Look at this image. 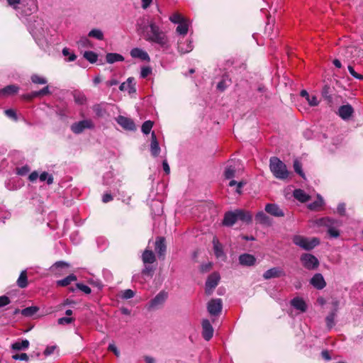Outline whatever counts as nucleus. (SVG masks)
<instances>
[{"mask_svg": "<svg viewBox=\"0 0 363 363\" xmlns=\"http://www.w3.org/2000/svg\"><path fill=\"white\" fill-rule=\"evenodd\" d=\"M285 276L284 271L280 267H272L267 270L263 274V278L264 279H270L272 278H278Z\"/></svg>", "mask_w": 363, "mask_h": 363, "instance_id": "14", "label": "nucleus"}, {"mask_svg": "<svg viewBox=\"0 0 363 363\" xmlns=\"http://www.w3.org/2000/svg\"><path fill=\"white\" fill-rule=\"evenodd\" d=\"M12 358L15 360L26 361V362H28L29 360V357L26 353L13 354Z\"/></svg>", "mask_w": 363, "mask_h": 363, "instance_id": "55", "label": "nucleus"}, {"mask_svg": "<svg viewBox=\"0 0 363 363\" xmlns=\"http://www.w3.org/2000/svg\"><path fill=\"white\" fill-rule=\"evenodd\" d=\"M348 71L350 73V74L354 77L355 79L359 80H363V75L358 74L355 72L354 67L351 65H348Z\"/></svg>", "mask_w": 363, "mask_h": 363, "instance_id": "60", "label": "nucleus"}, {"mask_svg": "<svg viewBox=\"0 0 363 363\" xmlns=\"http://www.w3.org/2000/svg\"><path fill=\"white\" fill-rule=\"evenodd\" d=\"M83 57L91 64L96 62L98 60V55L93 51H85Z\"/></svg>", "mask_w": 363, "mask_h": 363, "instance_id": "38", "label": "nucleus"}, {"mask_svg": "<svg viewBox=\"0 0 363 363\" xmlns=\"http://www.w3.org/2000/svg\"><path fill=\"white\" fill-rule=\"evenodd\" d=\"M220 279V275L217 272H213L208 277L205 287V292L208 296L211 295L213 289L218 286Z\"/></svg>", "mask_w": 363, "mask_h": 363, "instance_id": "6", "label": "nucleus"}, {"mask_svg": "<svg viewBox=\"0 0 363 363\" xmlns=\"http://www.w3.org/2000/svg\"><path fill=\"white\" fill-rule=\"evenodd\" d=\"M323 97L328 101V103L333 102V97L330 94V87L328 85H325L322 89Z\"/></svg>", "mask_w": 363, "mask_h": 363, "instance_id": "41", "label": "nucleus"}, {"mask_svg": "<svg viewBox=\"0 0 363 363\" xmlns=\"http://www.w3.org/2000/svg\"><path fill=\"white\" fill-rule=\"evenodd\" d=\"M293 195L296 199L301 203L307 202L311 199V196L301 189H295L294 191Z\"/></svg>", "mask_w": 363, "mask_h": 363, "instance_id": "24", "label": "nucleus"}, {"mask_svg": "<svg viewBox=\"0 0 363 363\" xmlns=\"http://www.w3.org/2000/svg\"><path fill=\"white\" fill-rule=\"evenodd\" d=\"M62 54L64 56H69L67 61L73 62L76 60L77 55L74 53H70L69 49L65 48L62 49Z\"/></svg>", "mask_w": 363, "mask_h": 363, "instance_id": "52", "label": "nucleus"}, {"mask_svg": "<svg viewBox=\"0 0 363 363\" xmlns=\"http://www.w3.org/2000/svg\"><path fill=\"white\" fill-rule=\"evenodd\" d=\"M94 124L90 119L82 120L77 123H74L71 125V130L75 134L82 133L85 129H93Z\"/></svg>", "mask_w": 363, "mask_h": 363, "instance_id": "5", "label": "nucleus"}, {"mask_svg": "<svg viewBox=\"0 0 363 363\" xmlns=\"http://www.w3.org/2000/svg\"><path fill=\"white\" fill-rule=\"evenodd\" d=\"M341 55L347 60H352L358 56L359 50L355 46H347L341 49Z\"/></svg>", "mask_w": 363, "mask_h": 363, "instance_id": "13", "label": "nucleus"}, {"mask_svg": "<svg viewBox=\"0 0 363 363\" xmlns=\"http://www.w3.org/2000/svg\"><path fill=\"white\" fill-rule=\"evenodd\" d=\"M169 19L172 23H190L191 21L190 19L182 16L179 12L174 13L169 16Z\"/></svg>", "mask_w": 363, "mask_h": 363, "instance_id": "29", "label": "nucleus"}, {"mask_svg": "<svg viewBox=\"0 0 363 363\" xmlns=\"http://www.w3.org/2000/svg\"><path fill=\"white\" fill-rule=\"evenodd\" d=\"M255 220L260 223L267 224L269 221V218L263 211H259L256 214Z\"/></svg>", "mask_w": 363, "mask_h": 363, "instance_id": "40", "label": "nucleus"}, {"mask_svg": "<svg viewBox=\"0 0 363 363\" xmlns=\"http://www.w3.org/2000/svg\"><path fill=\"white\" fill-rule=\"evenodd\" d=\"M293 242L305 250H311L320 244V240L317 238H308L301 235H295Z\"/></svg>", "mask_w": 363, "mask_h": 363, "instance_id": "3", "label": "nucleus"}, {"mask_svg": "<svg viewBox=\"0 0 363 363\" xmlns=\"http://www.w3.org/2000/svg\"><path fill=\"white\" fill-rule=\"evenodd\" d=\"M294 171L298 174H299L301 177L304 178L305 177V174L302 170V165H301V163L298 161L297 160H296L294 162Z\"/></svg>", "mask_w": 363, "mask_h": 363, "instance_id": "48", "label": "nucleus"}, {"mask_svg": "<svg viewBox=\"0 0 363 363\" xmlns=\"http://www.w3.org/2000/svg\"><path fill=\"white\" fill-rule=\"evenodd\" d=\"M189 24H178L177 32L180 35H185L189 30Z\"/></svg>", "mask_w": 363, "mask_h": 363, "instance_id": "54", "label": "nucleus"}, {"mask_svg": "<svg viewBox=\"0 0 363 363\" xmlns=\"http://www.w3.org/2000/svg\"><path fill=\"white\" fill-rule=\"evenodd\" d=\"M152 73V68L149 66L143 67L141 68L140 77L143 79L146 78L149 74Z\"/></svg>", "mask_w": 363, "mask_h": 363, "instance_id": "59", "label": "nucleus"}, {"mask_svg": "<svg viewBox=\"0 0 363 363\" xmlns=\"http://www.w3.org/2000/svg\"><path fill=\"white\" fill-rule=\"evenodd\" d=\"M92 110L98 118H105L108 116L107 110L104 107L103 104H96L92 106Z\"/></svg>", "mask_w": 363, "mask_h": 363, "instance_id": "25", "label": "nucleus"}, {"mask_svg": "<svg viewBox=\"0 0 363 363\" xmlns=\"http://www.w3.org/2000/svg\"><path fill=\"white\" fill-rule=\"evenodd\" d=\"M223 302L220 298H213L207 304V310L211 315H219L222 311Z\"/></svg>", "mask_w": 363, "mask_h": 363, "instance_id": "7", "label": "nucleus"}, {"mask_svg": "<svg viewBox=\"0 0 363 363\" xmlns=\"http://www.w3.org/2000/svg\"><path fill=\"white\" fill-rule=\"evenodd\" d=\"M142 260L145 264H152L156 261V257L152 250H145L142 255Z\"/></svg>", "mask_w": 363, "mask_h": 363, "instance_id": "26", "label": "nucleus"}, {"mask_svg": "<svg viewBox=\"0 0 363 363\" xmlns=\"http://www.w3.org/2000/svg\"><path fill=\"white\" fill-rule=\"evenodd\" d=\"M167 296L168 294L167 292L161 291L149 302V308L157 309L162 306L167 300Z\"/></svg>", "mask_w": 363, "mask_h": 363, "instance_id": "8", "label": "nucleus"}, {"mask_svg": "<svg viewBox=\"0 0 363 363\" xmlns=\"http://www.w3.org/2000/svg\"><path fill=\"white\" fill-rule=\"evenodd\" d=\"M213 251L215 253V255L217 257H221L222 256H224V252L223 250V245L219 242L217 238L214 237L213 239Z\"/></svg>", "mask_w": 363, "mask_h": 363, "instance_id": "28", "label": "nucleus"}, {"mask_svg": "<svg viewBox=\"0 0 363 363\" xmlns=\"http://www.w3.org/2000/svg\"><path fill=\"white\" fill-rule=\"evenodd\" d=\"M39 307L32 306L21 310V313L25 317H32L34 314L39 311Z\"/></svg>", "mask_w": 363, "mask_h": 363, "instance_id": "34", "label": "nucleus"}, {"mask_svg": "<svg viewBox=\"0 0 363 363\" xmlns=\"http://www.w3.org/2000/svg\"><path fill=\"white\" fill-rule=\"evenodd\" d=\"M50 94V91L48 86H45L40 91H33V95L36 96L37 97L48 95Z\"/></svg>", "mask_w": 363, "mask_h": 363, "instance_id": "53", "label": "nucleus"}, {"mask_svg": "<svg viewBox=\"0 0 363 363\" xmlns=\"http://www.w3.org/2000/svg\"><path fill=\"white\" fill-rule=\"evenodd\" d=\"M19 90V87L15 84H11L5 86L0 90V95L9 96L16 94Z\"/></svg>", "mask_w": 363, "mask_h": 363, "instance_id": "27", "label": "nucleus"}, {"mask_svg": "<svg viewBox=\"0 0 363 363\" xmlns=\"http://www.w3.org/2000/svg\"><path fill=\"white\" fill-rule=\"evenodd\" d=\"M130 56L133 58H138L143 61H150V58L147 52L138 48H135L130 50Z\"/></svg>", "mask_w": 363, "mask_h": 363, "instance_id": "19", "label": "nucleus"}, {"mask_svg": "<svg viewBox=\"0 0 363 363\" xmlns=\"http://www.w3.org/2000/svg\"><path fill=\"white\" fill-rule=\"evenodd\" d=\"M202 336L206 341H209L213 335V328L207 319L202 321Z\"/></svg>", "mask_w": 363, "mask_h": 363, "instance_id": "12", "label": "nucleus"}, {"mask_svg": "<svg viewBox=\"0 0 363 363\" xmlns=\"http://www.w3.org/2000/svg\"><path fill=\"white\" fill-rule=\"evenodd\" d=\"M153 125L154 123L152 121L148 120L145 121L141 127L142 132L145 135L149 134L151 131Z\"/></svg>", "mask_w": 363, "mask_h": 363, "instance_id": "42", "label": "nucleus"}, {"mask_svg": "<svg viewBox=\"0 0 363 363\" xmlns=\"http://www.w3.org/2000/svg\"><path fill=\"white\" fill-rule=\"evenodd\" d=\"M239 262L241 265L251 267L256 262V258L254 255L244 253L239 256Z\"/></svg>", "mask_w": 363, "mask_h": 363, "instance_id": "18", "label": "nucleus"}, {"mask_svg": "<svg viewBox=\"0 0 363 363\" xmlns=\"http://www.w3.org/2000/svg\"><path fill=\"white\" fill-rule=\"evenodd\" d=\"M354 110L353 107L347 104L340 106L338 108L337 114L343 120H349L354 114Z\"/></svg>", "mask_w": 363, "mask_h": 363, "instance_id": "11", "label": "nucleus"}, {"mask_svg": "<svg viewBox=\"0 0 363 363\" xmlns=\"http://www.w3.org/2000/svg\"><path fill=\"white\" fill-rule=\"evenodd\" d=\"M310 284L318 290L323 289L326 286V282L323 276L320 273H317L313 275L310 281Z\"/></svg>", "mask_w": 363, "mask_h": 363, "instance_id": "16", "label": "nucleus"}, {"mask_svg": "<svg viewBox=\"0 0 363 363\" xmlns=\"http://www.w3.org/2000/svg\"><path fill=\"white\" fill-rule=\"evenodd\" d=\"M135 296V292L131 289H125L122 291L121 298L123 299H130Z\"/></svg>", "mask_w": 363, "mask_h": 363, "instance_id": "56", "label": "nucleus"}, {"mask_svg": "<svg viewBox=\"0 0 363 363\" xmlns=\"http://www.w3.org/2000/svg\"><path fill=\"white\" fill-rule=\"evenodd\" d=\"M30 79L33 83L36 84H45L47 83V80L38 74H33Z\"/></svg>", "mask_w": 363, "mask_h": 363, "instance_id": "45", "label": "nucleus"}, {"mask_svg": "<svg viewBox=\"0 0 363 363\" xmlns=\"http://www.w3.org/2000/svg\"><path fill=\"white\" fill-rule=\"evenodd\" d=\"M73 96L74 101L79 105H83L86 102V97L83 93L75 91L73 93Z\"/></svg>", "mask_w": 363, "mask_h": 363, "instance_id": "36", "label": "nucleus"}, {"mask_svg": "<svg viewBox=\"0 0 363 363\" xmlns=\"http://www.w3.org/2000/svg\"><path fill=\"white\" fill-rule=\"evenodd\" d=\"M39 178L41 182L47 181L48 184L53 183V177L52 175H49L46 172H43L40 174Z\"/></svg>", "mask_w": 363, "mask_h": 363, "instance_id": "49", "label": "nucleus"}, {"mask_svg": "<svg viewBox=\"0 0 363 363\" xmlns=\"http://www.w3.org/2000/svg\"><path fill=\"white\" fill-rule=\"evenodd\" d=\"M235 213L238 220H241L246 223L252 222V216L249 211L242 209H236Z\"/></svg>", "mask_w": 363, "mask_h": 363, "instance_id": "20", "label": "nucleus"}, {"mask_svg": "<svg viewBox=\"0 0 363 363\" xmlns=\"http://www.w3.org/2000/svg\"><path fill=\"white\" fill-rule=\"evenodd\" d=\"M300 259L303 266L308 270L315 269L319 266L318 259L311 254H303Z\"/></svg>", "mask_w": 363, "mask_h": 363, "instance_id": "4", "label": "nucleus"}, {"mask_svg": "<svg viewBox=\"0 0 363 363\" xmlns=\"http://www.w3.org/2000/svg\"><path fill=\"white\" fill-rule=\"evenodd\" d=\"M74 318H71V317H63V318H60L57 320V323L58 324L60 325H68V324H70L72 323H73L74 321Z\"/></svg>", "mask_w": 363, "mask_h": 363, "instance_id": "58", "label": "nucleus"}, {"mask_svg": "<svg viewBox=\"0 0 363 363\" xmlns=\"http://www.w3.org/2000/svg\"><path fill=\"white\" fill-rule=\"evenodd\" d=\"M76 286L78 289L81 290L86 294H89L91 292V288L82 283H77Z\"/></svg>", "mask_w": 363, "mask_h": 363, "instance_id": "57", "label": "nucleus"}, {"mask_svg": "<svg viewBox=\"0 0 363 363\" xmlns=\"http://www.w3.org/2000/svg\"><path fill=\"white\" fill-rule=\"evenodd\" d=\"M291 305L296 309L305 312L307 309V306L303 299L296 297L291 301Z\"/></svg>", "mask_w": 363, "mask_h": 363, "instance_id": "23", "label": "nucleus"}, {"mask_svg": "<svg viewBox=\"0 0 363 363\" xmlns=\"http://www.w3.org/2000/svg\"><path fill=\"white\" fill-rule=\"evenodd\" d=\"M321 222L323 225L328 226V233L331 238H337L339 237L340 231L335 227L332 226L334 223V220L329 218H323Z\"/></svg>", "mask_w": 363, "mask_h": 363, "instance_id": "17", "label": "nucleus"}, {"mask_svg": "<svg viewBox=\"0 0 363 363\" xmlns=\"http://www.w3.org/2000/svg\"><path fill=\"white\" fill-rule=\"evenodd\" d=\"M269 169L274 177L280 180H286L290 174L286 165L277 157L270 158Z\"/></svg>", "mask_w": 363, "mask_h": 363, "instance_id": "2", "label": "nucleus"}, {"mask_svg": "<svg viewBox=\"0 0 363 363\" xmlns=\"http://www.w3.org/2000/svg\"><path fill=\"white\" fill-rule=\"evenodd\" d=\"M77 279V276L71 274L67 277L57 281V285L60 286H68L72 281H74Z\"/></svg>", "mask_w": 363, "mask_h": 363, "instance_id": "35", "label": "nucleus"}, {"mask_svg": "<svg viewBox=\"0 0 363 363\" xmlns=\"http://www.w3.org/2000/svg\"><path fill=\"white\" fill-rule=\"evenodd\" d=\"M236 170L237 167L235 164L227 165L224 172L225 178L227 179L233 178L235 176Z\"/></svg>", "mask_w": 363, "mask_h": 363, "instance_id": "32", "label": "nucleus"}, {"mask_svg": "<svg viewBox=\"0 0 363 363\" xmlns=\"http://www.w3.org/2000/svg\"><path fill=\"white\" fill-rule=\"evenodd\" d=\"M55 349H56V346H48L46 347V349L45 350L43 353L45 356L50 355L51 354H52L54 352Z\"/></svg>", "mask_w": 363, "mask_h": 363, "instance_id": "64", "label": "nucleus"}, {"mask_svg": "<svg viewBox=\"0 0 363 363\" xmlns=\"http://www.w3.org/2000/svg\"><path fill=\"white\" fill-rule=\"evenodd\" d=\"M67 267H69V264L67 262H65L62 261H59V262H55L52 265V272L57 273L58 269H64V268H67Z\"/></svg>", "mask_w": 363, "mask_h": 363, "instance_id": "47", "label": "nucleus"}, {"mask_svg": "<svg viewBox=\"0 0 363 363\" xmlns=\"http://www.w3.org/2000/svg\"><path fill=\"white\" fill-rule=\"evenodd\" d=\"M16 284L18 287L24 289L27 287L28 284L27 272L23 270L21 272L18 279H17Z\"/></svg>", "mask_w": 363, "mask_h": 363, "instance_id": "31", "label": "nucleus"}, {"mask_svg": "<svg viewBox=\"0 0 363 363\" xmlns=\"http://www.w3.org/2000/svg\"><path fill=\"white\" fill-rule=\"evenodd\" d=\"M301 96L306 97V99L311 106H315L318 104V99L315 96H310L306 90L301 91Z\"/></svg>", "mask_w": 363, "mask_h": 363, "instance_id": "33", "label": "nucleus"}, {"mask_svg": "<svg viewBox=\"0 0 363 363\" xmlns=\"http://www.w3.org/2000/svg\"><path fill=\"white\" fill-rule=\"evenodd\" d=\"M106 60L108 63L113 64L116 62H123L124 57L120 54L110 52L106 54Z\"/></svg>", "mask_w": 363, "mask_h": 363, "instance_id": "30", "label": "nucleus"}, {"mask_svg": "<svg viewBox=\"0 0 363 363\" xmlns=\"http://www.w3.org/2000/svg\"><path fill=\"white\" fill-rule=\"evenodd\" d=\"M10 303L11 300L8 296L5 295L0 296V308L9 305Z\"/></svg>", "mask_w": 363, "mask_h": 363, "instance_id": "61", "label": "nucleus"}, {"mask_svg": "<svg viewBox=\"0 0 363 363\" xmlns=\"http://www.w3.org/2000/svg\"><path fill=\"white\" fill-rule=\"evenodd\" d=\"M323 204V200L318 197L317 200L308 204V207L311 211H316Z\"/></svg>", "mask_w": 363, "mask_h": 363, "instance_id": "43", "label": "nucleus"}, {"mask_svg": "<svg viewBox=\"0 0 363 363\" xmlns=\"http://www.w3.org/2000/svg\"><path fill=\"white\" fill-rule=\"evenodd\" d=\"M230 84V79L228 78V77H223V79L218 83L217 89L223 91Z\"/></svg>", "mask_w": 363, "mask_h": 363, "instance_id": "39", "label": "nucleus"}, {"mask_svg": "<svg viewBox=\"0 0 363 363\" xmlns=\"http://www.w3.org/2000/svg\"><path fill=\"white\" fill-rule=\"evenodd\" d=\"M155 250L159 258L164 259L166 254L167 245L166 240L164 237H157L155 243Z\"/></svg>", "mask_w": 363, "mask_h": 363, "instance_id": "9", "label": "nucleus"}, {"mask_svg": "<svg viewBox=\"0 0 363 363\" xmlns=\"http://www.w3.org/2000/svg\"><path fill=\"white\" fill-rule=\"evenodd\" d=\"M264 210L267 213L274 217H284L285 215L283 210L276 203H267L265 206Z\"/></svg>", "mask_w": 363, "mask_h": 363, "instance_id": "15", "label": "nucleus"}, {"mask_svg": "<svg viewBox=\"0 0 363 363\" xmlns=\"http://www.w3.org/2000/svg\"><path fill=\"white\" fill-rule=\"evenodd\" d=\"M335 317V312L333 311V312L330 313L325 318L326 325L329 329H331L335 325V322H334Z\"/></svg>", "mask_w": 363, "mask_h": 363, "instance_id": "44", "label": "nucleus"}, {"mask_svg": "<svg viewBox=\"0 0 363 363\" xmlns=\"http://www.w3.org/2000/svg\"><path fill=\"white\" fill-rule=\"evenodd\" d=\"M29 341L28 340H23L21 342H16L11 345V348L14 350H21L28 347Z\"/></svg>", "mask_w": 363, "mask_h": 363, "instance_id": "37", "label": "nucleus"}, {"mask_svg": "<svg viewBox=\"0 0 363 363\" xmlns=\"http://www.w3.org/2000/svg\"><path fill=\"white\" fill-rule=\"evenodd\" d=\"M4 113H5V114H6L8 117H9V118H11L13 119L14 121H17L18 118H17V116H16V111H15L13 109H11V108H10V109H6V110L4 111Z\"/></svg>", "mask_w": 363, "mask_h": 363, "instance_id": "62", "label": "nucleus"}, {"mask_svg": "<svg viewBox=\"0 0 363 363\" xmlns=\"http://www.w3.org/2000/svg\"><path fill=\"white\" fill-rule=\"evenodd\" d=\"M113 199L112 195L110 193H106L103 195L102 201L104 203H108Z\"/></svg>", "mask_w": 363, "mask_h": 363, "instance_id": "63", "label": "nucleus"}, {"mask_svg": "<svg viewBox=\"0 0 363 363\" xmlns=\"http://www.w3.org/2000/svg\"><path fill=\"white\" fill-rule=\"evenodd\" d=\"M144 38L149 42L157 43L162 47L168 43L164 31L160 29L158 24H146L143 28Z\"/></svg>", "mask_w": 363, "mask_h": 363, "instance_id": "1", "label": "nucleus"}, {"mask_svg": "<svg viewBox=\"0 0 363 363\" xmlns=\"http://www.w3.org/2000/svg\"><path fill=\"white\" fill-rule=\"evenodd\" d=\"M89 36L95 38L98 40H103L104 35L103 33L99 29H93L89 33Z\"/></svg>", "mask_w": 363, "mask_h": 363, "instance_id": "50", "label": "nucleus"}, {"mask_svg": "<svg viewBox=\"0 0 363 363\" xmlns=\"http://www.w3.org/2000/svg\"><path fill=\"white\" fill-rule=\"evenodd\" d=\"M116 122L125 130L134 131L136 130V126L134 121L128 117L123 116H118L116 118Z\"/></svg>", "mask_w": 363, "mask_h": 363, "instance_id": "10", "label": "nucleus"}, {"mask_svg": "<svg viewBox=\"0 0 363 363\" xmlns=\"http://www.w3.org/2000/svg\"><path fill=\"white\" fill-rule=\"evenodd\" d=\"M134 78L129 77L125 82L122 83L120 86L119 89L121 91H125L128 89L129 94H133L136 91V89L135 86V84L133 83Z\"/></svg>", "mask_w": 363, "mask_h": 363, "instance_id": "22", "label": "nucleus"}, {"mask_svg": "<svg viewBox=\"0 0 363 363\" xmlns=\"http://www.w3.org/2000/svg\"><path fill=\"white\" fill-rule=\"evenodd\" d=\"M155 268L152 266L145 264V268L142 271V274L152 277L154 274Z\"/></svg>", "mask_w": 363, "mask_h": 363, "instance_id": "51", "label": "nucleus"}, {"mask_svg": "<svg viewBox=\"0 0 363 363\" xmlns=\"http://www.w3.org/2000/svg\"><path fill=\"white\" fill-rule=\"evenodd\" d=\"M237 221H238V220H237L235 210L234 211H228L224 215V218L223 220V225L225 226H232Z\"/></svg>", "mask_w": 363, "mask_h": 363, "instance_id": "21", "label": "nucleus"}, {"mask_svg": "<svg viewBox=\"0 0 363 363\" xmlns=\"http://www.w3.org/2000/svg\"><path fill=\"white\" fill-rule=\"evenodd\" d=\"M150 152L151 155L156 157L159 155L160 152V147L159 145V143H154L150 144Z\"/></svg>", "mask_w": 363, "mask_h": 363, "instance_id": "46", "label": "nucleus"}]
</instances>
